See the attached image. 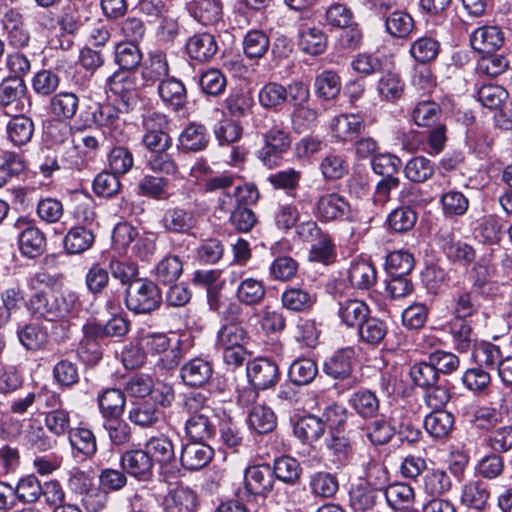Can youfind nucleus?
I'll use <instances>...</instances> for the list:
<instances>
[{
    "label": "nucleus",
    "mask_w": 512,
    "mask_h": 512,
    "mask_svg": "<svg viewBox=\"0 0 512 512\" xmlns=\"http://www.w3.org/2000/svg\"><path fill=\"white\" fill-rule=\"evenodd\" d=\"M184 408L190 414L185 422L187 437L193 441H206L215 433L214 409L211 400L201 392L189 393Z\"/></svg>",
    "instance_id": "f257e3e1"
},
{
    "label": "nucleus",
    "mask_w": 512,
    "mask_h": 512,
    "mask_svg": "<svg viewBox=\"0 0 512 512\" xmlns=\"http://www.w3.org/2000/svg\"><path fill=\"white\" fill-rule=\"evenodd\" d=\"M263 137L264 145L257 151V158L268 168L277 166L282 155L291 145V137L284 122L272 117H265L257 125Z\"/></svg>",
    "instance_id": "f03ea898"
},
{
    "label": "nucleus",
    "mask_w": 512,
    "mask_h": 512,
    "mask_svg": "<svg viewBox=\"0 0 512 512\" xmlns=\"http://www.w3.org/2000/svg\"><path fill=\"white\" fill-rule=\"evenodd\" d=\"M247 342V331L239 323H226L217 332L216 347L222 351L224 362L234 368L245 362L248 354Z\"/></svg>",
    "instance_id": "7ed1b4c3"
},
{
    "label": "nucleus",
    "mask_w": 512,
    "mask_h": 512,
    "mask_svg": "<svg viewBox=\"0 0 512 512\" xmlns=\"http://www.w3.org/2000/svg\"><path fill=\"white\" fill-rule=\"evenodd\" d=\"M161 302V290L153 281L136 279L126 289V307L135 314H149L157 310Z\"/></svg>",
    "instance_id": "20e7f679"
},
{
    "label": "nucleus",
    "mask_w": 512,
    "mask_h": 512,
    "mask_svg": "<svg viewBox=\"0 0 512 512\" xmlns=\"http://www.w3.org/2000/svg\"><path fill=\"white\" fill-rule=\"evenodd\" d=\"M140 347L144 353L152 356L160 355L158 365L166 370L174 369L182 359L179 342L172 340L164 333H148L140 338Z\"/></svg>",
    "instance_id": "39448f33"
},
{
    "label": "nucleus",
    "mask_w": 512,
    "mask_h": 512,
    "mask_svg": "<svg viewBox=\"0 0 512 512\" xmlns=\"http://www.w3.org/2000/svg\"><path fill=\"white\" fill-rule=\"evenodd\" d=\"M30 106L27 86L21 77H7L0 82V107L8 114H23Z\"/></svg>",
    "instance_id": "423d86ee"
},
{
    "label": "nucleus",
    "mask_w": 512,
    "mask_h": 512,
    "mask_svg": "<svg viewBox=\"0 0 512 512\" xmlns=\"http://www.w3.org/2000/svg\"><path fill=\"white\" fill-rule=\"evenodd\" d=\"M350 210V204L343 195L326 191L318 196L313 211L321 222L327 223L348 218Z\"/></svg>",
    "instance_id": "0eeeda50"
},
{
    "label": "nucleus",
    "mask_w": 512,
    "mask_h": 512,
    "mask_svg": "<svg viewBox=\"0 0 512 512\" xmlns=\"http://www.w3.org/2000/svg\"><path fill=\"white\" fill-rule=\"evenodd\" d=\"M110 91L118 97L122 110L128 112L138 103V92L135 77L126 71H116L108 78Z\"/></svg>",
    "instance_id": "6e6552de"
},
{
    "label": "nucleus",
    "mask_w": 512,
    "mask_h": 512,
    "mask_svg": "<svg viewBox=\"0 0 512 512\" xmlns=\"http://www.w3.org/2000/svg\"><path fill=\"white\" fill-rule=\"evenodd\" d=\"M273 472L269 466L254 465L245 469L244 490L248 497L266 496L273 488Z\"/></svg>",
    "instance_id": "1a4fd4ad"
},
{
    "label": "nucleus",
    "mask_w": 512,
    "mask_h": 512,
    "mask_svg": "<svg viewBox=\"0 0 512 512\" xmlns=\"http://www.w3.org/2000/svg\"><path fill=\"white\" fill-rule=\"evenodd\" d=\"M124 472L139 481H147L153 475V460L144 449H131L124 452L120 459Z\"/></svg>",
    "instance_id": "9d476101"
},
{
    "label": "nucleus",
    "mask_w": 512,
    "mask_h": 512,
    "mask_svg": "<svg viewBox=\"0 0 512 512\" xmlns=\"http://www.w3.org/2000/svg\"><path fill=\"white\" fill-rule=\"evenodd\" d=\"M246 370L250 383L258 390L273 387L279 379L278 366L266 358H258L249 362Z\"/></svg>",
    "instance_id": "9b49d317"
},
{
    "label": "nucleus",
    "mask_w": 512,
    "mask_h": 512,
    "mask_svg": "<svg viewBox=\"0 0 512 512\" xmlns=\"http://www.w3.org/2000/svg\"><path fill=\"white\" fill-rule=\"evenodd\" d=\"M325 448L329 461L336 469H342L350 463L353 455L352 444L340 431L329 433L325 438Z\"/></svg>",
    "instance_id": "f8f14e48"
},
{
    "label": "nucleus",
    "mask_w": 512,
    "mask_h": 512,
    "mask_svg": "<svg viewBox=\"0 0 512 512\" xmlns=\"http://www.w3.org/2000/svg\"><path fill=\"white\" fill-rule=\"evenodd\" d=\"M196 222L195 212L180 206L168 208L161 219V224L167 232L182 234H188Z\"/></svg>",
    "instance_id": "ddd939ff"
},
{
    "label": "nucleus",
    "mask_w": 512,
    "mask_h": 512,
    "mask_svg": "<svg viewBox=\"0 0 512 512\" xmlns=\"http://www.w3.org/2000/svg\"><path fill=\"white\" fill-rule=\"evenodd\" d=\"M356 361L354 348L346 347L337 350L328 357L323 365V371L326 375L334 379H346L351 375Z\"/></svg>",
    "instance_id": "4468645a"
},
{
    "label": "nucleus",
    "mask_w": 512,
    "mask_h": 512,
    "mask_svg": "<svg viewBox=\"0 0 512 512\" xmlns=\"http://www.w3.org/2000/svg\"><path fill=\"white\" fill-rule=\"evenodd\" d=\"M214 450L202 441H193L182 446L180 461L187 470H200L213 458Z\"/></svg>",
    "instance_id": "2eb2a0df"
},
{
    "label": "nucleus",
    "mask_w": 512,
    "mask_h": 512,
    "mask_svg": "<svg viewBox=\"0 0 512 512\" xmlns=\"http://www.w3.org/2000/svg\"><path fill=\"white\" fill-rule=\"evenodd\" d=\"M169 65L166 54L162 51H153L148 54L141 68L143 85L150 87L167 79Z\"/></svg>",
    "instance_id": "dca6fc26"
},
{
    "label": "nucleus",
    "mask_w": 512,
    "mask_h": 512,
    "mask_svg": "<svg viewBox=\"0 0 512 512\" xmlns=\"http://www.w3.org/2000/svg\"><path fill=\"white\" fill-rule=\"evenodd\" d=\"M405 89V81L395 71L383 73L376 84L379 99L392 104L398 103L404 97Z\"/></svg>",
    "instance_id": "f3484780"
},
{
    "label": "nucleus",
    "mask_w": 512,
    "mask_h": 512,
    "mask_svg": "<svg viewBox=\"0 0 512 512\" xmlns=\"http://www.w3.org/2000/svg\"><path fill=\"white\" fill-rule=\"evenodd\" d=\"M188 56L198 62L211 60L219 50L215 37L210 33H197L185 45Z\"/></svg>",
    "instance_id": "a211bd4d"
},
{
    "label": "nucleus",
    "mask_w": 512,
    "mask_h": 512,
    "mask_svg": "<svg viewBox=\"0 0 512 512\" xmlns=\"http://www.w3.org/2000/svg\"><path fill=\"white\" fill-rule=\"evenodd\" d=\"M504 33L498 26H482L470 37L471 46L480 53H492L504 43Z\"/></svg>",
    "instance_id": "6ab92c4d"
},
{
    "label": "nucleus",
    "mask_w": 512,
    "mask_h": 512,
    "mask_svg": "<svg viewBox=\"0 0 512 512\" xmlns=\"http://www.w3.org/2000/svg\"><path fill=\"white\" fill-rule=\"evenodd\" d=\"M266 294L264 281L254 277L242 279L235 289L236 300L248 307L260 305L265 300Z\"/></svg>",
    "instance_id": "aec40b11"
},
{
    "label": "nucleus",
    "mask_w": 512,
    "mask_h": 512,
    "mask_svg": "<svg viewBox=\"0 0 512 512\" xmlns=\"http://www.w3.org/2000/svg\"><path fill=\"white\" fill-rule=\"evenodd\" d=\"M210 135L207 128L197 122L189 123L178 137V148L185 152H199L209 143Z\"/></svg>",
    "instance_id": "412c9836"
},
{
    "label": "nucleus",
    "mask_w": 512,
    "mask_h": 512,
    "mask_svg": "<svg viewBox=\"0 0 512 512\" xmlns=\"http://www.w3.org/2000/svg\"><path fill=\"white\" fill-rule=\"evenodd\" d=\"M438 243L445 255L454 262L468 265L475 259L473 247L467 243L455 240L451 232L441 233L438 237Z\"/></svg>",
    "instance_id": "4be33fe9"
},
{
    "label": "nucleus",
    "mask_w": 512,
    "mask_h": 512,
    "mask_svg": "<svg viewBox=\"0 0 512 512\" xmlns=\"http://www.w3.org/2000/svg\"><path fill=\"white\" fill-rule=\"evenodd\" d=\"M338 317L349 328H358L369 316L368 305L359 299H343L338 303Z\"/></svg>",
    "instance_id": "5701e85b"
},
{
    "label": "nucleus",
    "mask_w": 512,
    "mask_h": 512,
    "mask_svg": "<svg viewBox=\"0 0 512 512\" xmlns=\"http://www.w3.org/2000/svg\"><path fill=\"white\" fill-rule=\"evenodd\" d=\"M197 506V494L189 487H176L164 499L166 512H195Z\"/></svg>",
    "instance_id": "b1692460"
},
{
    "label": "nucleus",
    "mask_w": 512,
    "mask_h": 512,
    "mask_svg": "<svg viewBox=\"0 0 512 512\" xmlns=\"http://www.w3.org/2000/svg\"><path fill=\"white\" fill-rule=\"evenodd\" d=\"M348 279L354 288L367 290L376 283V269L368 259H354L348 269Z\"/></svg>",
    "instance_id": "393cba45"
},
{
    "label": "nucleus",
    "mask_w": 512,
    "mask_h": 512,
    "mask_svg": "<svg viewBox=\"0 0 512 512\" xmlns=\"http://www.w3.org/2000/svg\"><path fill=\"white\" fill-rule=\"evenodd\" d=\"M212 364L203 358H194L185 363L180 371V376L189 386H202L212 377Z\"/></svg>",
    "instance_id": "a878e982"
},
{
    "label": "nucleus",
    "mask_w": 512,
    "mask_h": 512,
    "mask_svg": "<svg viewBox=\"0 0 512 512\" xmlns=\"http://www.w3.org/2000/svg\"><path fill=\"white\" fill-rule=\"evenodd\" d=\"M333 137L339 141H348L358 135L364 129V120L355 114H341L331 121Z\"/></svg>",
    "instance_id": "bb28decb"
},
{
    "label": "nucleus",
    "mask_w": 512,
    "mask_h": 512,
    "mask_svg": "<svg viewBox=\"0 0 512 512\" xmlns=\"http://www.w3.org/2000/svg\"><path fill=\"white\" fill-rule=\"evenodd\" d=\"M68 440L74 457L82 460L92 457L97 451L96 438L90 429L79 427L72 429Z\"/></svg>",
    "instance_id": "cd10ccee"
},
{
    "label": "nucleus",
    "mask_w": 512,
    "mask_h": 512,
    "mask_svg": "<svg viewBox=\"0 0 512 512\" xmlns=\"http://www.w3.org/2000/svg\"><path fill=\"white\" fill-rule=\"evenodd\" d=\"M129 420L142 428H150L156 426L164 418L163 409L152 405L149 400L135 404L128 413Z\"/></svg>",
    "instance_id": "c85d7f7f"
},
{
    "label": "nucleus",
    "mask_w": 512,
    "mask_h": 512,
    "mask_svg": "<svg viewBox=\"0 0 512 512\" xmlns=\"http://www.w3.org/2000/svg\"><path fill=\"white\" fill-rule=\"evenodd\" d=\"M269 48L270 38L263 30L251 29L243 36L242 51L249 60L263 58L269 51Z\"/></svg>",
    "instance_id": "c756f323"
},
{
    "label": "nucleus",
    "mask_w": 512,
    "mask_h": 512,
    "mask_svg": "<svg viewBox=\"0 0 512 512\" xmlns=\"http://www.w3.org/2000/svg\"><path fill=\"white\" fill-rule=\"evenodd\" d=\"M308 487L314 497L330 499L337 494L339 482L335 474L327 471H317L310 475Z\"/></svg>",
    "instance_id": "7c9ffc66"
},
{
    "label": "nucleus",
    "mask_w": 512,
    "mask_h": 512,
    "mask_svg": "<svg viewBox=\"0 0 512 512\" xmlns=\"http://www.w3.org/2000/svg\"><path fill=\"white\" fill-rule=\"evenodd\" d=\"M79 102V97L75 93L59 92L51 98L49 109L56 119L66 121L76 115L79 109Z\"/></svg>",
    "instance_id": "2f4dec72"
},
{
    "label": "nucleus",
    "mask_w": 512,
    "mask_h": 512,
    "mask_svg": "<svg viewBox=\"0 0 512 512\" xmlns=\"http://www.w3.org/2000/svg\"><path fill=\"white\" fill-rule=\"evenodd\" d=\"M315 301V296L309 290L301 287H287L281 294L282 306L293 312L308 311Z\"/></svg>",
    "instance_id": "473e14b6"
},
{
    "label": "nucleus",
    "mask_w": 512,
    "mask_h": 512,
    "mask_svg": "<svg viewBox=\"0 0 512 512\" xmlns=\"http://www.w3.org/2000/svg\"><path fill=\"white\" fill-rule=\"evenodd\" d=\"M19 248L25 256L34 258L43 253L46 247L44 233L33 225L28 224L18 236Z\"/></svg>",
    "instance_id": "72a5a7b5"
},
{
    "label": "nucleus",
    "mask_w": 512,
    "mask_h": 512,
    "mask_svg": "<svg viewBox=\"0 0 512 512\" xmlns=\"http://www.w3.org/2000/svg\"><path fill=\"white\" fill-rule=\"evenodd\" d=\"M95 241L92 227H72L64 237V248L69 254H81L90 249Z\"/></svg>",
    "instance_id": "f704fd0d"
},
{
    "label": "nucleus",
    "mask_w": 512,
    "mask_h": 512,
    "mask_svg": "<svg viewBox=\"0 0 512 512\" xmlns=\"http://www.w3.org/2000/svg\"><path fill=\"white\" fill-rule=\"evenodd\" d=\"M8 139L15 146H23L31 141L34 133V122L22 114L14 116L7 124Z\"/></svg>",
    "instance_id": "c9c22d12"
},
{
    "label": "nucleus",
    "mask_w": 512,
    "mask_h": 512,
    "mask_svg": "<svg viewBox=\"0 0 512 512\" xmlns=\"http://www.w3.org/2000/svg\"><path fill=\"white\" fill-rule=\"evenodd\" d=\"M183 273V262L177 255L168 254L155 266L154 276L163 285L175 283Z\"/></svg>",
    "instance_id": "e433bc0d"
},
{
    "label": "nucleus",
    "mask_w": 512,
    "mask_h": 512,
    "mask_svg": "<svg viewBox=\"0 0 512 512\" xmlns=\"http://www.w3.org/2000/svg\"><path fill=\"white\" fill-rule=\"evenodd\" d=\"M115 63L120 71H132L139 67L143 54L137 44L133 42H120L115 46Z\"/></svg>",
    "instance_id": "4c0bfd02"
},
{
    "label": "nucleus",
    "mask_w": 512,
    "mask_h": 512,
    "mask_svg": "<svg viewBox=\"0 0 512 512\" xmlns=\"http://www.w3.org/2000/svg\"><path fill=\"white\" fill-rule=\"evenodd\" d=\"M336 256V245L332 237L325 232L317 240L311 243L308 260L310 262L329 265L335 261Z\"/></svg>",
    "instance_id": "58836bf2"
},
{
    "label": "nucleus",
    "mask_w": 512,
    "mask_h": 512,
    "mask_svg": "<svg viewBox=\"0 0 512 512\" xmlns=\"http://www.w3.org/2000/svg\"><path fill=\"white\" fill-rule=\"evenodd\" d=\"M125 402L124 393L115 388L106 389L98 396L99 408L105 419L121 417Z\"/></svg>",
    "instance_id": "ea45409f"
},
{
    "label": "nucleus",
    "mask_w": 512,
    "mask_h": 512,
    "mask_svg": "<svg viewBox=\"0 0 512 512\" xmlns=\"http://www.w3.org/2000/svg\"><path fill=\"white\" fill-rule=\"evenodd\" d=\"M490 497L488 486L483 481H470L463 486L461 502L470 508L482 510Z\"/></svg>",
    "instance_id": "a19ab883"
},
{
    "label": "nucleus",
    "mask_w": 512,
    "mask_h": 512,
    "mask_svg": "<svg viewBox=\"0 0 512 512\" xmlns=\"http://www.w3.org/2000/svg\"><path fill=\"white\" fill-rule=\"evenodd\" d=\"M57 297L48 293H35L29 300L28 309L36 318L48 321L56 320Z\"/></svg>",
    "instance_id": "79ce46f5"
},
{
    "label": "nucleus",
    "mask_w": 512,
    "mask_h": 512,
    "mask_svg": "<svg viewBox=\"0 0 512 512\" xmlns=\"http://www.w3.org/2000/svg\"><path fill=\"white\" fill-rule=\"evenodd\" d=\"M300 49L310 55L322 54L327 48L325 33L316 27H305L299 33Z\"/></svg>",
    "instance_id": "37998d69"
},
{
    "label": "nucleus",
    "mask_w": 512,
    "mask_h": 512,
    "mask_svg": "<svg viewBox=\"0 0 512 512\" xmlns=\"http://www.w3.org/2000/svg\"><path fill=\"white\" fill-rule=\"evenodd\" d=\"M158 94L164 103L171 105L176 110L182 107L186 101L185 86L174 77L167 78L158 84Z\"/></svg>",
    "instance_id": "c03bdc74"
},
{
    "label": "nucleus",
    "mask_w": 512,
    "mask_h": 512,
    "mask_svg": "<svg viewBox=\"0 0 512 512\" xmlns=\"http://www.w3.org/2000/svg\"><path fill=\"white\" fill-rule=\"evenodd\" d=\"M454 425V417L445 410L433 411L425 417L424 427L426 431L434 438H444L448 436Z\"/></svg>",
    "instance_id": "a18cd8bd"
},
{
    "label": "nucleus",
    "mask_w": 512,
    "mask_h": 512,
    "mask_svg": "<svg viewBox=\"0 0 512 512\" xmlns=\"http://www.w3.org/2000/svg\"><path fill=\"white\" fill-rule=\"evenodd\" d=\"M20 343L28 350L37 351L46 346L49 340L48 332L36 323L27 324L17 331Z\"/></svg>",
    "instance_id": "49530a36"
},
{
    "label": "nucleus",
    "mask_w": 512,
    "mask_h": 512,
    "mask_svg": "<svg viewBox=\"0 0 512 512\" xmlns=\"http://www.w3.org/2000/svg\"><path fill=\"white\" fill-rule=\"evenodd\" d=\"M121 109L122 107L119 108L111 104H103L99 105L92 113L93 122L98 126L110 129L112 137L117 141H120V133L117 134L116 130L121 125V119L119 117Z\"/></svg>",
    "instance_id": "de8ad7c7"
},
{
    "label": "nucleus",
    "mask_w": 512,
    "mask_h": 512,
    "mask_svg": "<svg viewBox=\"0 0 512 512\" xmlns=\"http://www.w3.org/2000/svg\"><path fill=\"white\" fill-rule=\"evenodd\" d=\"M293 432L303 443H311L317 441L324 434V429L318 416L307 415L295 422Z\"/></svg>",
    "instance_id": "09e8293b"
},
{
    "label": "nucleus",
    "mask_w": 512,
    "mask_h": 512,
    "mask_svg": "<svg viewBox=\"0 0 512 512\" xmlns=\"http://www.w3.org/2000/svg\"><path fill=\"white\" fill-rule=\"evenodd\" d=\"M349 403L351 407L363 418H372L379 411V399L370 390H359L353 393Z\"/></svg>",
    "instance_id": "8fccbe9b"
},
{
    "label": "nucleus",
    "mask_w": 512,
    "mask_h": 512,
    "mask_svg": "<svg viewBox=\"0 0 512 512\" xmlns=\"http://www.w3.org/2000/svg\"><path fill=\"white\" fill-rule=\"evenodd\" d=\"M434 171V163L424 156L411 158L404 167L405 177L414 183H423L429 180Z\"/></svg>",
    "instance_id": "3c124183"
},
{
    "label": "nucleus",
    "mask_w": 512,
    "mask_h": 512,
    "mask_svg": "<svg viewBox=\"0 0 512 512\" xmlns=\"http://www.w3.org/2000/svg\"><path fill=\"white\" fill-rule=\"evenodd\" d=\"M272 472L273 478L276 477L286 484L293 485L300 479L302 469L295 458L282 456L274 461Z\"/></svg>",
    "instance_id": "603ef678"
},
{
    "label": "nucleus",
    "mask_w": 512,
    "mask_h": 512,
    "mask_svg": "<svg viewBox=\"0 0 512 512\" xmlns=\"http://www.w3.org/2000/svg\"><path fill=\"white\" fill-rule=\"evenodd\" d=\"M449 328L454 347L458 352L465 353L474 346L472 329L466 320L454 318Z\"/></svg>",
    "instance_id": "864d4df0"
},
{
    "label": "nucleus",
    "mask_w": 512,
    "mask_h": 512,
    "mask_svg": "<svg viewBox=\"0 0 512 512\" xmlns=\"http://www.w3.org/2000/svg\"><path fill=\"white\" fill-rule=\"evenodd\" d=\"M248 424L257 433L266 434L276 427V416L271 408L256 405L249 413Z\"/></svg>",
    "instance_id": "5fc2aeb1"
},
{
    "label": "nucleus",
    "mask_w": 512,
    "mask_h": 512,
    "mask_svg": "<svg viewBox=\"0 0 512 512\" xmlns=\"http://www.w3.org/2000/svg\"><path fill=\"white\" fill-rule=\"evenodd\" d=\"M44 423L48 431L56 437L68 436L72 430L70 412L62 407L48 411Z\"/></svg>",
    "instance_id": "6e6d98bb"
},
{
    "label": "nucleus",
    "mask_w": 512,
    "mask_h": 512,
    "mask_svg": "<svg viewBox=\"0 0 512 512\" xmlns=\"http://www.w3.org/2000/svg\"><path fill=\"white\" fill-rule=\"evenodd\" d=\"M220 0H199L193 7L194 18L203 25H214L222 19Z\"/></svg>",
    "instance_id": "4d7b16f0"
},
{
    "label": "nucleus",
    "mask_w": 512,
    "mask_h": 512,
    "mask_svg": "<svg viewBox=\"0 0 512 512\" xmlns=\"http://www.w3.org/2000/svg\"><path fill=\"white\" fill-rule=\"evenodd\" d=\"M387 330L384 321L368 316L358 327V336L366 344L378 345L385 338Z\"/></svg>",
    "instance_id": "13d9d810"
},
{
    "label": "nucleus",
    "mask_w": 512,
    "mask_h": 512,
    "mask_svg": "<svg viewBox=\"0 0 512 512\" xmlns=\"http://www.w3.org/2000/svg\"><path fill=\"white\" fill-rule=\"evenodd\" d=\"M146 452H149V456L153 462H159L161 464H167L174 459V447L171 440L164 436L151 437L145 444Z\"/></svg>",
    "instance_id": "bf43d9fd"
},
{
    "label": "nucleus",
    "mask_w": 512,
    "mask_h": 512,
    "mask_svg": "<svg viewBox=\"0 0 512 512\" xmlns=\"http://www.w3.org/2000/svg\"><path fill=\"white\" fill-rule=\"evenodd\" d=\"M258 101L265 109H274L286 102V87L277 82H268L260 88Z\"/></svg>",
    "instance_id": "052dcab7"
},
{
    "label": "nucleus",
    "mask_w": 512,
    "mask_h": 512,
    "mask_svg": "<svg viewBox=\"0 0 512 512\" xmlns=\"http://www.w3.org/2000/svg\"><path fill=\"white\" fill-rule=\"evenodd\" d=\"M388 505L394 510L407 508L413 501L414 490L407 484L389 485L384 491Z\"/></svg>",
    "instance_id": "680f3d73"
},
{
    "label": "nucleus",
    "mask_w": 512,
    "mask_h": 512,
    "mask_svg": "<svg viewBox=\"0 0 512 512\" xmlns=\"http://www.w3.org/2000/svg\"><path fill=\"white\" fill-rule=\"evenodd\" d=\"M318 368L312 359L303 358L295 360L289 368L288 376L296 385L309 384L316 377Z\"/></svg>",
    "instance_id": "e2e57ef3"
},
{
    "label": "nucleus",
    "mask_w": 512,
    "mask_h": 512,
    "mask_svg": "<svg viewBox=\"0 0 512 512\" xmlns=\"http://www.w3.org/2000/svg\"><path fill=\"white\" fill-rule=\"evenodd\" d=\"M415 265L413 255L405 250L390 252L386 257V269L392 276H406Z\"/></svg>",
    "instance_id": "0e129e2a"
},
{
    "label": "nucleus",
    "mask_w": 512,
    "mask_h": 512,
    "mask_svg": "<svg viewBox=\"0 0 512 512\" xmlns=\"http://www.w3.org/2000/svg\"><path fill=\"white\" fill-rule=\"evenodd\" d=\"M16 499L24 503H34L41 497L42 484L38 478L33 475H27L20 478L14 487Z\"/></svg>",
    "instance_id": "69168bd1"
},
{
    "label": "nucleus",
    "mask_w": 512,
    "mask_h": 512,
    "mask_svg": "<svg viewBox=\"0 0 512 512\" xmlns=\"http://www.w3.org/2000/svg\"><path fill=\"white\" fill-rule=\"evenodd\" d=\"M440 117L439 105L430 100L419 101L412 111V118L416 125L430 127L434 125Z\"/></svg>",
    "instance_id": "338daca9"
},
{
    "label": "nucleus",
    "mask_w": 512,
    "mask_h": 512,
    "mask_svg": "<svg viewBox=\"0 0 512 512\" xmlns=\"http://www.w3.org/2000/svg\"><path fill=\"white\" fill-rule=\"evenodd\" d=\"M299 269L298 262L290 256H279L269 266V277L275 281L293 279Z\"/></svg>",
    "instance_id": "774afa93"
}]
</instances>
